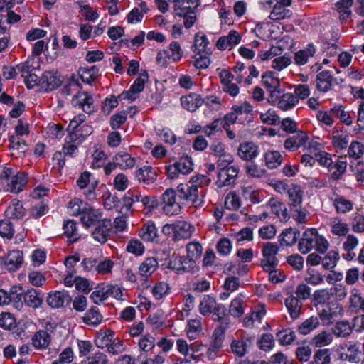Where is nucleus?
<instances>
[{
    "label": "nucleus",
    "mask_w": 364,
    "mask_h": 364,
    "mask_svg": "<svg viewBox=\"0 0 364 364\" xmlns=\"http://www.w3.org/2000/svg\"><path fill=\"white\" fill-rule=\"evenodd\" d=\"M205 176L193 178L191 185L181 183L177 187L178 197L184 200L190 201L194 207L200 206L203 203V195L198 193V186H200Z\"/></svg>",
    "instance_id": "nucleus-1"
},
{
    "label": "nucleus",
    "mask_w": 364,
    "mask_h": 364,
    "mask_svg": "<svg viewBox=\"0 0 364 364\" xmlns=\"http://www.w3.org/2000/svg\"><path fill=\"white\" fill-rule=\"evenodd\" d=\"M268 101L284 111L292 109L299 102V100L293 93H284L282 89L272 91V94L269 95Z\"/></svg>",
    "instance_id": "nucleus-2"
},
{
    "label": "nucleus",
    "mask_w": 364,
    "mask_h": 364,
    "mask_svg": "<svg viewBox=\"0 0 364 364\" xmlns=\"http://www.w3.org/2000/svg\"><path fill=\"white\" fill-rule=\"evenodd\" d=\"M338 358L345 362L357 364L362 360V352L356 343H346L338 349Z\"/></svg>",
    "instance_id": "nucleus-3"
},
{
    "label": "nucleus",
    "mask_w": 364,
    "mask_h": 364,
    "mask_svg": "<svg viewBox=\"0 0 364 364\" xmlns=\"http://www.w3.org/2000/svg\"><path fill=\"white\" fill-rule=\"evenodd\" d=\"M279 252V247L272 242H266L263 245L262 255L263 259L261 260V266L264 270H269V268H276L279 260L276 255Z\"/></svg>",
    "instance_id": "nucleus-4"
},
{
    "label": "nucleus",
    "mask_w": 364,
    "mask_h": 364,
    "mask_svg": "<svg viewBox=\"0 0 364 364\" xmlns=\"http://www.w3.org/2000/svg\"><path fill=\"white\" fill-rule=\"evenodd\" d=\"M253 337L250 335L242 333L236 338L233 339L230 344L232 353L239 358L245 356L248 349L252 346Z\"/></svg>",
    "instance_id": "nucleus-5"
},
{
    "label": "nucleus",
    "mask_w": 364,
    "mask_h": 364,
    "mask_svg": "<svg viewBox=\"0 0 364 364\" xmlns=\"http://www.w3.org/2000/svg\"><path fill=\"white\" fill-rule=\"evenodd\" d=\"M163 210L167 215H178L181 212V205L176 201V192L173 188H168L162 195Z\"/></svg>",
    "instance_id": "nucleus-6"
},
{
    "label": "nucleus",
    "mask_w": 364,
    "mask_h": 364,
    "mask_svg": "<svg viewBox=\"0 0 364 364\" xmlns=\"http://www.w3.org/2000/svg\"><path fill=\"white\" fill-rule=\"evenodd\" d=\"M239 173L237 166L232 165L228 168H220L218 173L217 186L219 188L229 186L235 183Z\"/></svg>",
    "instance_id": "nucleus-7"
},
{
    "label": "nucleus",
    "mask_w": 364,
    "mask_h": 364,
    "mask_svg": "<svg viewBox=\"0 0 364 364\" xmlns=\"http://www.w3.org/2000/svg\"><path fill=\"white\" fill-rule=\"evenodd\" d=\"M71 301V296L65 290L50 291L46 298V302L51 309L63 308Z\"/></svg>",
    "instance_id": "nucleus-8"
},
{
    "label": "nucleus",
    "mask_w": 364,
    "mask_h": 364,
    "mask_svg": "<svg viewBox=\"0 0 364 364\" xmlns=\"http://www.w3.org/2000/svg\"><path fill=\"white\" fill-rule=\"evenodd\" d=\"M71 103L75 107L82 108L87 114L94 112L95 109L92 97L85 92L74 95Z\"/></svg>",
    "instance_id": "nucleus-9"
},
{
    "label": "nucleus",
    "mask_w": 364,
    "mask_h": 364,
    "mask_svg": "<svg viewBox=\"0 0 364 364\" xmlns=\"http://www.w3.org/2000/svg\"><path fill=\"white\" fill-rule=\"evenodd\" d=\"M102 213L99 210L91 208L87 204H84L82 207L80 220L82 223L86 227L95 225L102 221Z\"/></svg>",
    "instance_id": "nucleus-10"
},
{
    "label": "nucleus",
    "mask_w": 364,
    "mask_h": 364,
    "mask_svg": "<svg viewBox=\"0 0 364 364\" xmlns=\"http://www.w3.org/2000/svg\"><path fill=\"white\" fill-rule=\"evenodd\" d=\"M318 234V232L315 228L308 229L303 233L298 245L299 250L302 254H306L315 247V242Z\"/></svg>",
    "instance_id": "nucleus-11"
},
{
    "label": "nucleus",
    "mask_w": 364,
    "mask_h": 364,
    "mask_svg": "<svg viewBox=\"0 0 364 364\" xmlns=\"http://www.w3.org/2000/svg\"><path fill=\"white\" fill-rule=\"evenodd\" d=\"M309 137L303 131L299 130L292 135L289 136L284 142V147L289 151H295L301 146H304L307 141Z\"/></svg>",
    "instance_id": "nucleus-12"
},
{
    "label": "nucleus",
    "mask_w": 364,
    "mask_h": 364,
    "mask_svg": "<svg viewBox=\"0 0 364 364\" xmlns=\"http://www.w3.org/2000/svg\"><path fill=\"white\" fill-rule=\"evenodd\" d=\"M39 83L46 87V91L49 92L57 89L61 85L62 80L58 72L47 71L41 77Z\"/></svg>",
    "instance_id": "nucleus-13"
},
{
    "label": "nucleus",
    "mask_w": 364,
    "mask_h": 364,
    "mask_svg": "<svg viewBox=\"0 0 364 364\" xmlns=\"http://www.w3.org/2000/svg\"><path fill=\"white\" fill-rule=\"evenodd\" d=\"M112 227V221L110 219H104L97 225L92 232V237L95 240L104 244L107 240V237Z\"/></svg>",
    "instance_id": "nucleus-14"
},
{
    "label": "nucleus",
    "mask_w": 364,
    "mask_h": 364,
    "mask_svg": "<svg viewBox=\"0 0 364 364\" xmlns=\"http://www.w3.org/2000/svg\"><path fill=\"white\" fill-rule=\"evenodd\" d=\"M180 102L182 107L191 112H196L203 105L200 95L195 92L181 97Z\"/></svg>",
    "instance_id": "nucleus-15"
},
{
    "label": "nucleus",
    "mask_w": 364,
    "mask_h": 364,
    "mask_svg": "<svg viewBox=\"0 0 364 364\" xmlns=\"http://www.w3.org/2000/svg\"><path fill=\"white\" fill-rule=\"evenodd\" d=\"M285 306L291 318L299 317L303 306L302 301L293 294L288 293V296L284 301Z\"/></svg>",
    "instance_id": "nucleus-16"
},
{
    "label": "nucleus",
    "mask_w": 364,
    "mask_h": 364,
    "mask_svg": "<svg viewBox=\"0 0 364 364\" xmlns=\"http://www.w3.org/2000/svg\"><path fill=\"white\" fill-rule=\"evenodd\" d=\"M3 260L9 271H16L19 269L23 263V252L19 250L10 251Z\"/></svg>",
    "instance_id": "nucleus-17"
},
{
    "label": "nucleus",
    "mask_w": 364,
    "mask_h": 364,
    "mask_svg": "<svg viewBox=\"0 0 364 364\" xmlns=\"http://www.w3.org/2000/svg\"><path fill=\"white\" fill-rule=\"evenodd\" d=\"M148 77V73L146 71L141 73L139 77L134 80L129 91L123 92L121 96H123L124 99L134 100V98L132 97V95L139 93L144 90Z\"/></svg>",
    "instance_id": "nucleus-18"
},
{
    "label": "nucleus",
    "mask_w": 364,
    "mask_h": 364,
    "mask_svg": "<svg viewBox=\"0 0 364 364\" xmlns=\"http://www.w3.org/2000/svg\"><path fill=\"white\" fill-rule=\"evenodd\" d=\"M23 302L33 309L41 307L43 303V298L41 296V291L33 288H31L23 294Z\"/></svg>",
    "instance_id": "nucleus-19"
},
{
    "label": "nucleus",
    "mask_w": 364,
    "mask_h": 364,
    "mask_svg": "<svg viewBox=\"0 0 364 364\" xmlns=\"http://www.w3.org/2000/svg\"><path fill=\"white\" fill-rule=\"evenodd\" d=\"M159 267L158 261L154 257H148L140 264L139 267V274L141 280L147 282L148 278Z\"/></svg>",
    "instance_id": "nucleus-20"
},
{
    "label": "nucleus",
    "mask_w": 364,
    "mask_h": 364,
    "mask_svg": "<svg viewBox=\"0 0 364 364\" xmlns=\"http://www.w3.org/2000/svg\"><path fill=\"white\" fill-rule=\"evenodd\" d=\"M139 236L144 241L157 242L159 241V235L154 223L148 221L144 223L139 232Z\"/></svg>",
    "instance_id": "nucleus-21"
},
{
    "label": "nucleus",
    "mask_w": 364,
    "mask_h": 364,
    "mask_svg": "<svg viewBox=\"0 0 364 364\" xmlns=\"http://www.w3.org/2000/svg\"><path fill=\"white\" fill-rule=\"evenodd\" d=\"M237 154L245 161H251L258 155V147L252 142H245L240 145Z\"/></svg>",
    "instance_id": "nucleus-22"
},
{
    "label": "nucleus",
    "mask_w": 364,
    "mask_h": 364,
    "mask_svg": "<svg viewBox=\"0 0 364 364\" xmlns=\"http://www.w3.org/2000/svg\"><path fill=\"white\" fill-rule=\"evenodd\" d=\"M27 183V177L25 173L18 172L12 176L11 183L7 184L6 191L14 193H18L23 190V188Z\"/></svg>",
    "instance_id": "nucleus-23"
},
{
    "label": "nucleus",
    "mask_w": 364,
    "mask_h": 364,
    "mask_svg": "<svg viewBox=\"0 0 364 364\" xmlns=\"http://www.w3.org/2000/svg\"><path fill=\"white\" fill-rule=\"evenodd\" d=\"M333 77L328 70H323L316 75L317 88L323 92H328L333 85Z\"/></svg>",
    "instance_id": "nucleus-24"
},
{
    "label": "nucleus",
    "mask_w": 364,
    "mask_h": 364,
    "mask_svg": "<svg viewBox=\"0 0 364 364\" xmlns=\"http://www.w3.org/2000/svg\"><path fill=\"white\" fill-rule=\"evenodd\" d=\"M157 174L150 166H144L135 171V177L139 182L151 184L156 180Z\"/></svg>",
    "instance_id": "nucleus-25"
},
{
    "label": "nucleus",
    "mask_w": 364,
    "mask_h": 364,
    "mask_svg": "<svg viewBox=\"0 0 364 364\" xmlns=\"http://www.w3.org/2000/svg\"><path fill=\"white\" fill-rule=\"evenodd\" d=\"M300 232L296 228H287L279 236V241L282 246H292L294 245L299 237Z\"/></svg>",
    "instance_id": "nucleus-26"
},
{
    "label": "nucleus",
    "mask_w": 364,
    "mask_h": 364,
    "mask_svg": "<svg viewBox=\"0 0 364 364\" xmlns=\"http://www.w3.org/2000/svg\"><path fill=\"white\" fill-rule=\"evenodd\" d=\"M114 336V332L109 329L100 330L97 332L95 343L98 348H105L112 345L113 342V337Z\"/></svg>",
    "instance_id": "nucleus-27"
},
{
    "label": "nucleus",
    "mask_w": 364,
    "mask_h": 364,
    "mask_svg": "<svg viewBox=\"0 0 364 364\" xmlns=\"http://www.w3.org/2000/svg\"><path fill=\"white\" fill-rule=\"evenodd\" d=\"M193 227L186 221H178L175 223V241L188 239L191 237Z\"/></svg>",
    "instance_id": "nucleus-28"
},
{
    "label": "nucleus",
    "mask_w": 364,
    "mask_h": 364,
    "mask_svg": "<svg viewBox=\"0 0 364 364\" xmlns=\"http://www.w3.org/2000/svg\"><path fill=\"white\" fill-rule=\"evenodd\" d=\"M267 205L270 208L273 213L277 215L280 221L286 222L289 218L285 205L283 203L274 198H271L267 203Z\"/></svg>",
    "instance_id": "nucleus-29"
},
{
    "label": "nucleus",
    "mask_w": 364,
    "mask_h": 364,
    "mask_svg": "<svg viewBox=\"0 0 364 364\" xmlns=\"http://www.w3.org/2000/svg\"><path fill=\"white\" fill-rule=\"evenodd\" d=\"M287 194L290 208H299V205H301L303 191L299 186L292 185L287 189Z\"/></svg>",
    "instance_id": "nucleus-30"
},
{
    "label": "nucleus",
    "mask_w": 364,
    "mask_h": 364,
    "mask_svg": "<svg viewBox=\"0 0 364 364\" xmlns=\"http://www.w3.org/2000/svg\"><path fill=\"white\" fill-rule=\"evenodd\" d=\"M112 159L122 170L132 168L135 165V159L124 151H119Z\"/></svg>",
    "instance_id": "nucleus-31"
},
{
    "label": "nucleus",
    "mask_w": 364,
    "mask_h": 364,
    "mask_svg": "<svg viewBox=\"0 0 364 364\" xmlns=\"http://www.w3.org/2000/svg\"><path fill=\"white\" fill-rule=\"evenodd\" d=\"M6 216L8 218L21 219L25 215V209L18 200H12L5 210Z\"/></svg>",
    "instance_id": "nucleus-32"
},
{
    "label": "nucleus",
    "mask_w": 364,
    "mask_h": 364,
    "mask_svg": "<svg viewBox=\"0 0 364 364\" xmlns=\"http://www.w3.org/2000/svg\"><path fill=\"white\" fill-rule=\"evenodd\" d=\"M209 41L207 37L201 33H197L195 35L194 44L192 46V50L196 54H203L205 53H211L208 48Z\"/></svg>",
    "instance_id": "nucleus-33"
},
{
    "label": "nucleus",
    "mask_w": 364,
    "mask_h": 364,
    "mask_svg": "<svg viewBox=\"0 0 364 364\" xmlns=\"http://www.w3.org/2000/svg\"><path fill=\"white\" fill-rule=\"evenodd\" d=\"M315 53L316 48L314 46L312 43L308 44L305 49L299 50L295 53V63L299 65H305L308 62L309 58L314 56Z\"/></svg>",
    "instance_id": "nucleus-34"
},
{
    "label": "nucleus",
    "mask_w": 364,
    "mask_h": 364,
    "mask_svg": "<svg viewBox=\"0 0 364 364\" xmlns=\"http://www.w3.org/2000/svg\"><path fill=\"white\" fill-rule=\"evenodd\" d=\"M50 343V336L44 330L37 331L32 338L33 346L38 349L46 348Z\"/></svg>",
    "instance_id": "nucleus-35"
},
{
    "label": "nucleus",
    "mask_w": 364,
    "mask_h": 364,
    "mask_svg": "<svg viewBox=\"0 0 364 364\" xmlns=\"http://www.w3.org/2000/svg\"><path fill=\"white\" fill-rule=\"evenodd\" d=\"M82 319L87 325L96 326L102 322V316L98 309L93 306L85 314Z\"/></svg>",
    "instance_id": "nucleus-36"
},
{
    "label": "nucleus",
    "mask_w": 364,
    "mask_h": 364,
    "mask_svg": "<svg viewBox=\"0 0 364 364\" xmlns=\"http://www.w3.org/2000/svg\"><path fill=\"white\" fill-rule=\"evenodd\" d=\"M9 149L11 150V155L24 154L27 149V143L18 136H11L9 138Z\"/></svg>",
    "instance_id": "nucleus-37"
},
{
    "label": "nucleus",
    "mask_w": 364,
    "mask_h": 364,
    "mask_svg": "<svg viewBox=\"0 0 364 364\" xmlns=\"http://www.w3.org/2000/svg\"><path fill=\"white\" fill-rule=\"evenodd\" d=\"M333 146L341 150L345 149L349 142V135L343 131L335 130L332 133Z\"/></svg>",
    "instance_id": "nucleus-38"
},
{
    "label": "nucleus",
    "mask_w": 364,
    "mask_h": 364,
    "mask_svg": "<svg viewBox=\"0 0 364 364\" xmlns=\"http://www.w3.org/2000/svg\"><path fill=\"white\" fill-rule=\"evenodd\" d=\"M218 304L214 297L204 295L199 304V312L203 316L210 315Z\"/></svg>",
    "instance_id": "nucleus-39"
},
{
    "label": "nucleus",
    "mask_w": 364,
    "mask_h": 364,
    "mask_svg": "<svg viewBox=\"0 0 364 364\" xmlns=\"http://www.w3.org/2000/svg\"><path fill=\"white\" fill-rule=\"evenodd\" d=\"M264 159L266 166L270 169H274L281 165L283 157L278 151H268L264 155Z\"/></svg>",
    "instance_id": "nucleus-40"
},
{
    "label": "nucleus",
    "mask_w": 364,
    "mask_h": 364,
    "mask_svg": "<svg viewBox=\"0 0 364 364\" xmlns=\"http://www.w3.org/2000/svg\"><path fill=\"white\" fill-rule=\"evenodd\" d=\"M262 82L267 90L272 94V91L279 90L280 84L277 78L274 76L272 72H267L262 76Z\"/></svg>",
    "instance_id": "nucleus-41"
},
{
    "label": "nucleus",
    "mask_w": 364,
    "mask_h": 364,
    "mask_svg": "<svg viewBox=\"0 0 364 364\" xmlns=\"http://www.w3.org/2000/svg\"><path fill=\"white\" fill-rule=\"evenodd\" d=\"M331 231L333 234L338 236H344L348 231L349 228L348 224L343 223L339 218H333L329 223Z\"/></svg>",
    "instance_id": "nucleus-42"
},
{
    "label": "nucleus",
    "mask_w": 364,
    "mask_h": 364,
    "mask_svg": "<svg viewBox=\"0 0 364 364\" xmlns=\"http://www.w3.org/2000/svg\"><path fill=\"white\" fill-rule=\"evenodd\" d=\"M320 325L319 319L317 316H311L306 319L298 327V331L301 335H306L314 329L318 328Z\"/></svg>",
    "instance_id": "nucleus-43"
},
{
    "label": "nucleus",
    "mask_w": 364,
    "mask_h": 364,
    "mask_svg": "<svg viewBox=\"0 0 364 364\" xmlns=\"http://www.w3.org/2000/svg\"><path fill=\"white\" fill-rule=\"evenodd\" d=\"M232 111L238 116V118H242V120L245 119L247 122H252V118L249 117L248 114L252 111V107L247 102H245L240 106H233Z\"/></svg>",
    "instance_id": "nucleus-44"
},
{
    "label": "nucleus",
    "mask_w": 364,
    "mask_h": 364,
    "mask_svg": "<svg viewBox=\"0 0 364 364\" xmlns=\"http://www.w3.org/2000/svg\"><path fill=\"white\" fill-rule=\"evenodd\" d=\"M353 331L350 323L348 321L337 322L332 328V332L336 337H346Z\"/></svg>",
    "instance_id": "nucleus-45"
},
{
    "label": "nucleus",
    "mask_w": 364,
    "mask_h": 364,
    "mask_svg": "<svg viewBox=\"0 0 364 364\" xmlns=\"http://www.w3.org/2000/svg\"><path fill=\"white\" fill-rule=\"evenodd\" d=\"M203 246L198 242H191L186 245L187 257L196 262L203 253Z\"/></svg>",
    "instance_id": "nucleus-46"
},
{
    "label": "nucleus",
    "mask_w": 364,
    "mask_h": 364,
    "mask_svg": "<svg viewBox=\"0 0 364 364\" xmlns=\"http://www.w3.org/2000/svg\"><path fill=\"white\" fill-rule=\"evenodd\" d=\"M64 234L69 239L70 242H74L80 237L76 228V223L73 220H69L64 223Z\"/></svg>",
    "instance_id": "nucleus-47"
},
{
    "label": "nucleus",
    "mask_w": 364,
    "mask_h": 364,
    "mask_svg": "<svg viewBox=\"0 0 364 364\" xmlns=\"http://www.w3.org/2000/svg\"><path fill=\"white\" fill-rule=\"evenodd\" d=\"M107 355L99 350L90 354L82 360L83 364H107Z\"/></svg>",
    "instance_id": "nucleus-48"
},
{
    "label": "nucleus",
    "mask_w": 364,
    "mask_h": 364,
    "mask_svg": "<svg viewBox=\"0 0 364 364\" xmlns=\"http://www.w3.org/2000/svg\"><path fill=\"white\" fill-rule=\"evenodd\" d=\"M333 205L338 213H346L353 209V203L343 196L336 198Z\"/></svg>",
    "instance_id": "nucleus-49"
},
{
    "label": "nucleus",
    "mask_w": 364,
    "mask_h": 364,
    "mask_svg": "<svg viewBox=\"0 0 364 364\" xmlns=\"http://www.w3.org/2000/svg\"><path fill=\"white\" fill-rule=\"evenodd\" d=\"M338 259V252L334 250H331L323 257L322 266L325 269L331 270L336 266Z\"/></svg>",
    "instance_id": "nucleus-50"
},
{
    "label": "nucleus",
    "mask_w": 364,
    "mask_h": 364,
    "mask_svg": "<svg viewBox=\"0 0 364 364\" xmlns=\"http://www.w3.org/2000/svg\"><path fill=\"white\" fill-rule=\"evenodd\" d=\"M276 336L282 345H289L296 339L295 332L291 328L279 331Z\"/></svg>",
    "instance_id": "nucleus-51"
},
{
    "label": "nucleus",
    "mask_w": 364,
    "mask_h": 364,
    "mask_svg": "<svg viewBox=\"0 0 364 364\" xmlns=\"http://www.w3.org/2000/svg\"><path fill=\"white\" fill-rule=\"evenodd\" d=\"M330 299V292L327 289H323L314 291L313 294L312 302L314 303V305L316 306L319 304H328Z\"/></svg>",
    "instance_id": "nucleus-52"
},
{
    "label": "nucleus",
    "mask_w": 364,
    "mask_h": 364,
    "mask_svg": "<svg viewBox=\"0 0 364 364\" xmlns=\"http://www.w3.org/2000/svg\"><path fill=\"white\" fill-rule=\"evenodd\" d=\"M172 1L174 3V11L177 16L184 15L185 13L196 9L186 0H172Z\"/></svg>",
    "instance_id": "nucleus-53"
},
{
    "label": "nucleus",
    "mask_w": 364,
    "mask_h": 364,
    "mask_svg": "<svg viewBox=\"0 0 364 364\" xmlns=\"http://www.w3.org/2000/svg\"><path fill=\"white\" fill-rule=\"evenodd\" d=\"M178 170L181 174H188L193 170L192 159L188 156H183L176 161Z\"/></svg>",
    "instance_id": "nucleus-54"
},
{
    "label": "nucleus",
    "mask_w": 364,
    "mask_h": 364,
    "mask_svg": "<svg viewBox=\"0 0 364 364\" xmlns=\"http://www.w3.org/2000/svg\"><path fill=\"white\" fill-rule=\"evenodd\" d=\"M346 162L337 161L330 168L331 178L333 180H338L341 176L346 172Z\"/></svg>",
    "instance_id": "nucleus-55"
},
{
    "label": "nucleus",
    "mask_w": 364,
    "mask_h": 364,
    "mask_svg": "<svg viewBox=\"0 0 364 364\" xmlns=\"http://www.w3.org/2000/svg\"><path fill=\"white\" fill-rule=\"evenodd\" d=\"M211 55V53H205L203 54H196L193 56V58L195 59L193 65L198 69H205L207 68L210 64L211 61L209 56Z\"/></svg>",
    "instance_id": "nucleus-56"
},
{
    "label": "nucleus",
    "mask_w": 364,
    "mask_h": 364,
    "mask_svg": "<svg viewBox=\"0 0 364 364\" xmlns=\"http://www.w3.org/2000/svg\"><path fill=\"white\" fill-rule=\"evenodd\" d=\"M181 263V272L182 273L194 274L199 270V267L196 264V262L191 260V259L187 256H182Z\"/></svg>",
    "instance_id": "nucleus-57"
},
{
    "label": "nucleus",
    "mask_w": 364,
    "mask_h": 364,
    "mask_svg": "<svg viewBox=\"0 0 364 364\" xmlns=\"http://www.w3.org/2000/svg\"><path fill=\"white\" fill-rule=\"evenodd\" d=\"M98 74V69L95 66L90 68H83L80 70V78L82 82L90 84L94 81Z\"/></svg>",
    "instance_id": "nucleus-58"
},
{
    "label": "nucleus",
    "mask_w": 364,
    "mask_h": 364,
    "mask_svg": "<svg viewBox=\"0 0 364 364\" xmlns=\"http://www.w3.org/2000/svg\"><path fill=\"white\" fill-rule=\"evenodd\" d=\"M114 262L109 258H105L102 261H97L95 271L100 274H107L112 272L114 267Z\"/></svg>",
    "instance_id": "nucleus-59"
},
{
    "label": "nucleus",
    "mask_w": 364,
    "mask_h": 364,
    "mask_svg": "<svg viewBox=\"0 0 364 364\" xmlns=\"http://www.w3.org/2000/svg\"><path fill=\"white\" fill-rule=\"evenodd\" d=\"M348 153L350 157L358 159L364 153V145L359 141H353L348 147Z\"/></svg>",
    "instance_id": "nucleus-60"
},
{
    "label": "nucleus",
    "mask_w": 364,
    "mask_h": 364,
    "mask_svg": "<svg viewBox=\"0 0 364 364\" xmlns=\"http://www.w3.org/2000/svg\"><path fill=\"white\" fill-rule=\"evenodd\" d=\"M328 349H321L316 352L313 360L316 364H330L331 357Z\"/></svg>",
    "instance_id": "nucleus-61"
},
{
    "label": "nucleus",
    "mask_w": 364,
    "mask_h": 364,
    "mask_svg": "<svg viewBox=\"0 0 364 364\" xmlns=\"http://www.w3.org/2000/svg\"><path fill=\"white\" fill-rule=\"evenodd\" d=\"M241 205L240 197L234 193H230L227 195L225 200V206L229 210H237Z\"/></svg>",
    "instance_id": "nucleus-62"
},
{
    "label": "nucleus",
    "mask_w": 364,
    "mask_h": 364,
    "mask_svg": "<svg viewBox=\"0 0 364 364\" xmlns=\"http://www.w3.org/2000/svg\"><path fill=\"white\" fill-rule=\"evenodd\" d=\"M260 119L263 123L269 125H276L279 122V117L273 109H269L264 113H261Z\"/></svg>",
    "instance_id": "nucleus-63"
},
{
    "label": "nucleus",
    "mask_w": 364,
    "mask_h": 364,
    "mask_svg": "<svg viewBox=\"0 0 364 364\" xmlns=\"http://www.w3.org/2000/svg\"><path fill=\"white\" fill-rule=\"evenodd\" d=\"M331 112L334 116L340 119V120L346 125L352 124L353 121L350 114L344 111L342 106H335L332 108Z\"/></svg>",
    "instance_id": "nucleus-64"
}]
</instances>
